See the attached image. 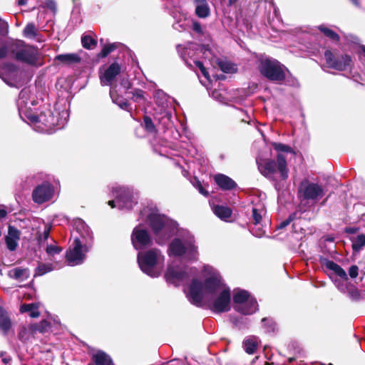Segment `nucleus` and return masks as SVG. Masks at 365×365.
I'll return each instance as SVG.
<instances>
[{"mask_svg":"<svg viewBox=\"0 0 365 365\" xmlns=\"http://www.w3.org/2000/svg\"><path fill=\"white\" fill-rule=\"evenodd\" d=\"M233 303V309L243 315L252 314L257 310V300L250 298V293L245 289L240 290L234 294Z\"/></svg>","mask_w":365,"mask_h":365,"instance_id":"5","label":"nucleus"},{"mask_svg":"<svg viewBox=\"0 0 365 365\" xmlns=\"http://www.w3.org/2000/svg\"><path fill=\"white\" fill-rule=\"evenodd\" d=\"M194 63H195V65L200 70L202 76L205 78L209 79L210 74H209L208 71H207L206 68L205 67L203 63L200 61H195Z\"/></svg>","mask_w":365,"mask_h":365,"instance_id":"50","label":"nucleus"},{"mask_svg":"<svg viewBox=\"0 0 365 365\" xmlns=\"http://www.w3.org/2000/svg\"><path fill=\"white\" fill-rule=\"evenodd\" d=\"M88 365H115L111 356L106 351L98 349L91 356V361Z\"/></svg>","mask_w":365,"mask_h":365,"instance_id":"16","label":"nucleus"},{"mask_svg":"<svg viewBox=\"0 0 365 365\" xmlns=\"http://www.w3.org/2000/svg\"><path fill=\"white\" fill-rule=\"evenodd\" d=\"M53 190L49 183H43L34 188L32 192L33 200L38 204L48 201L53 196Z\"/></svg>","mask_w":365,"mask_h":365,"instance_id":"12","label":"nucleus"},{"mask_svg":"<svg viewBox=\"0 0 365 365\" xmlns=\"http://www.w3.org/2000/svg\"><path fill=\"white\" fill-rule=\"evenodd\" d=\"M81 43L86 49H93L97 46V40L90 35H83L81 37Z\"/></svg>","mask_w":365,"mask_h":365,"instance_id":"33","label":"nucleus"},{"mask_svg":"<svg viewBox=\"0 0 365 365\" xmlns=\"http://www.w3.org/2000/svg\"><path fill=\"white\" fill-rule=\"evenodd\" d=\"M214 213L221 220L227 221L232 214V210L227 206L216 205L214 207Z\"/></svg>","mask_w":365,"mask_h":365,"instance_id":"28","label":"nucleus"},{"mask_svg":"<svg viewBox=\"0 0 365 365\" xmlns=\"http://www.w3.org/2000/svg\"><path fill=\"white\" fill-rule=\"evenodd\" d=\"M11 57L30 66H36L38 61V51L34 46L25 44L23 41H12Z\"/></svg>","mask_w":365,"mask_h":365,"instance_id":"2","label":"nucleus"},{"mask_svg":"<svg viewBox=\"0 0 365 365\" xmlns=\"http://www.w3.org/2000/svg\"><path fill=\"white\" fill-rule=\"evenodd\" d=\"M8 31V24L6 21H2L0 19V34L4 35L7 33Z\"/></svg>","mask_w":365,"mask_h":365,"instance_id":"57","label":"nucleus"},{"mask_svg":"<svg viewBox=\"0 0 365 365\" xmlns=\"http://www.w3.org/2000/svg\"><path fill=\"white\" fill-rule=\"evenodd\" d=\"M115 192L116 193V202L119 203V208H122L123 207H132V195L128 190L119 187L115 190Z\"/></svg>","mask_w":365,"mask_h":365,"instance_id":"20","label":"nucleus"},{"mask_svg":"<svg viewBox=\"0 0 365 365\" xmlns=\"http://www.w3.org/2000/svg\"><path fill=\"white\" fill-rule=\"evenodd\" d=\"M51 324L46 319H43L38 323H34L29 326V331L31 335L36 334L37 332L44 334L51 328Z\"/></svg>","mask_w":365,"mask_h":365,"instance_id":"26","label":"nucleus"},{"mask_svg":"<svg viewBox=\"0 0 365 365\" xmlns=\"http://www.w3.org/2000/svg\"><path fill=\"white\" fill-rule=\"evenodd\" d=\"M40 123L44 125L46 130H51L58 125V117L53 115L51 109H46L39 113Z\"/></svg>","mask_w":365,"mask_h":365,"instance_id":"19","label":"nucleus"},{"mask_svg":"<svg viewBox=\"0 0 365 365\" xmlns=\"http://www.w3.org/2000/svg\"><path fill=\"white\" fill-rule=\"evenodd\" d=\"M203 284L197 278L192 279L189 287V300L193 305L201 307L203 299Z\"/></svg>","mask_w":365,"mask_h":365,"instance_id":"11","label":"nucleus"},{"mask_svg":"<svg viewBox=\"0 0 365 365\" xmlns=\"http://www.w3.org/2000/svg\"><path fill=\"white\" fill-rule=\"evenodd\" d=\"M188 274L187 272L168 267L165 272L164 277L168 283L178 286V283L182 282Z\"/></svg>","mask_w":365,"mask_h":365,"instance_id":"13","label":"nucleus"},{"mask_svg":"<svg viewBox=\"0 0 365 365\" xmlns=\"http://www.w3.org/2000/svg\"><path fill=\"white\" fill-rule=\"evenodd\" d=\"M129 94H131L130 98L135 103H142L146 101L145 97V92L140 88H134L130 91Z\"/></svg>","mask_w":365,"mask_h":365,"instance_id":"35","label":"nucleus"},{"mask_svg":"<svg viewBox=\"0 0 365 365\" xmlns=\"http://www.w3.org/2000/svg\"><path fill=\"white\" fill-rule=\"evenodd\" d=\"M213 179L215 184L222 190H232L235 189L237 186L235 180L225 174H216L214 175Z\"/></svg>","mask_w":365,"mask_h":365,"instance_id":"18","label":"nucleus"},{"mask_svg":"<svg viewBox=\"0 0 365 365\" xmlns=\"http://www.w3.org/2000/svg\"><path fill=\"white\" fill-rule=\"evenodd\" d=\"M195 14L199 18H206L210 15V8L207 4L197 5L195 8Z\"/></svg>","mask_w":365,"mask_h":365,"instance_id":"40","label":"nucleus"},{"mask_svg":"<svg viewBox=\"0 0 365 365\" xmlns=\"http://www.w3.org/2000/svg\"><path fill=\"white\" fill-rule=\"evenodd\" d=\"M327 67L338 71H344L351 66L352 58L347 53H340L336 49H327L324 53Z\"/></svg>","mask_w":365,"mask_h":365,"instance_id":"4","label":"nucleus"},{"mask_svg":"<svg viewBox=\"0 0 365 365\" xmlns=\"http://www.w3.org/2000/svg\"><path fill=\"white\" fill-rule=\"evenodd\" d=\"M23 34L27 38H36L38 36V32L35 24L34 23L28 24L24 29Z\"/></svg>","mask_w":365,"mask_h":365,"instance_id":"38","label":"nucleus"},{"mask_svg":"<svg viewBox=\"0 0 365 365\" xmlns=\"http://www.w3.org/2000/svg\"><path fill=\"white\" fill-rule=\"evenodd\" d=\"M12 41H0V60H2L11 54Z\"/></svg>","mask_w":365,"mask_h":365,"instance_id":"34","label":"nucleus"},{"mask_svg":"<svg viewBox=\"0 0 365 365\" xmlns=\"http://www.w3.org/2000/svg\"><path fill=\"white\" fill-rule=\"evenodd\" d=\"M297 218V212L291 213L288 218L281 222L277 226L278 229H284Z\"/></svg>","mask_w":365,"mask_h":365,"instance_id":"48","label":"nucleus"},{"mask_svg":"<svg viewBox=\"0 0 365 365\" xmlns=\"http://www.w3.org/2000/svg\"><path fill=\"white\" fill-rule=\"evenodd\" d=\"M30 331L25 326H21L19 328V331L18 333V338L21 341H26L29 339Z\"/></svg>","mask_w":365,"mask_h":365,"instance_id":"46","label":"nucleus"},{"mask_svg":"<svg viewBox=\"0 0 365 365\" xmlns=\"http://www.w3.org/2000/svg\"><path fill=\"white\" fill-rule=\"evenodd\" d=\"M121 86L125 89V93H128L132 88L133 83L128 79H123L120 82Z\"/></svg>","mask_w":365,"mask_h":365,"instance_id":"55","label":"nucleus"},{"mask_svg":"<svg viewBox=\"0 0 365 365\" xmlns=\"http://www.w3.org/2000/svg\"><path fill=\"white\" fill-rule=\"evenodd\" d=\"M158 252L159 250L153 248L138 254L137 259L140 269L152 277H157L160 274V272L155 268L158 263Z\"/></svg>","mask_w":365,"mask_h":365,"instance_id":"6","label":"nucleus"},{"mask_svg":"<svg viewBox=\"0 0 365 365\" xmlns=\"http://www.w3.org/2000/svg\"><path fill=\"white\" fill-rule=\"evenodd\" d=\"M221 279L217 276H210L205 279L204 287L209 293H215L220 287Z\"/></svg>","mask_w":365,"mask_h":365,"instance_id":"25","label":"nucleus"},{"mask_svg":"<svg viewBox=\"0 0 365 365\" xmlns=\"http://www.w3.org/2000/svg\"><path fill=\"white\" fill-rule=\"evenodd\" d=\"M131 242L133 247L138 250L153 245V239L145 229L135 227L131 234Z\"/></svg>","mask_w":365,"mask_h":365,"instance_id":"8","label":"nucleus"},{"mask_svg":"<svg viewBox=\"0 0 365 365\" xmlns=\"http://www.w3.org/2000/svg\"><path fill=\"white\" fill-rule=\"evenodd\" d=\"M352 242L351 247L354 252H359L365 246V235L360 234L356 238L351 240Z\"/></svg>","mask_w":365,"mask_h":365,"instance_id":"32","label":"nucleus"},{"mask_svg":"<svg viewBox=\"0 0 365 365\" xmlns=\"http://www.w3.org/2000/svg\"><path fill=\"white\" fill-rule=\"evenodd\" d=\"M317 29L327 38L334 42H339L340 36L334 30L325 26L324 25H320Z\"/></svg>","mask_w":365,"mask_h":365,"instance_id":"30","label":"nucleus"},{"mask_svg":"<svg viewBox=\"0 0 365 365\" xmlns=\"http://www.w3.org/2000/svg\"><path fill=\"white\" fill-rule=\"evenodd\" d=\"M52 270L51 264L41 263L35 269L34 277L42 276Z\"/></svg>","mask_w":365,"mask_h":365,"instance_id":"42","label":"nucleus"},{"mask_svg":"<svg viewBox=\"0 0 365 365\" xmlns=\"http://www.w3.org/2000/svg\"><path fill=\"white\" fill-rule=\"evenodd\" d=\"M264 327L267 328L269 332H274L276 328V323L272 318L264 317L262 319Z\"/></svg>","mask_w":365,"mask_h":365,"instance_id":"43","label":"nucleus"},{"mask_svg":"<svg viewBox=\"0 0 365 365\" xmlns=\"http://www.w3.org/2000/svg\"><path fill=\"white\" fill-rule=\"evenodd\" d=\"M186 247L180 238H174L168 245L169 256L182 257L186 254Z\"/></svg>","mask_w":365,"mask_h":365,"instance_id":"21","label":"nucleus"},{"mask_svg":"<svg viewBox=\"0 0 365 365\" xmlns=\"http://www.w3.org/2000/svg\"><path fill=\"white\" fill-rule=\"evenodd\" d=\"M231 294L229 288L223 289L214 300L210 309L215 313L227 312L230 310Z\"/></svg>","mask_w":365,"mask_h":365,"instance_id":"10","label":"nucleus"},{"mask_svg":"<svg viewBox=\"0 0 365 365\" xmlns=\"http://www.w3.org/2000/svg\"><path fill=\"white\" fill-rule=\"evenodd\" d=\"M195 3L198 4L197 5H204L207 4L206 0H194Z\"/></svg>","mask_w":365,"mask_h":365,"instance_id":"63","label":"nucleus"},{"mask_svg":"<svg viewBox=\"0 0 365 365\" xmlns=\"http://www.w3.org/2000/svg\"><path fill=\"white\" fill-rule=\"evenodd\" d=\"M73 248L66 252V260L73 265L78 264L83 262L85 255L83 252H86L88 248L86 246H83L81 240L76 237L73 241Z\"/></svg>","mask_w":365,"mask_h":365,"instance_id":"9","label":"nucleus"},{"mask_svg":"<svg viewBox=\"0 0 365 365\" xmlns=\"http://www.w3.org/2000/svg\"><path fill=\"white\" fill-rule=\"evenodd\" d=\"M324 195L322 185L311 182L307 179L303 180L298 187V196L304 200L317 201Z\"/></svg>","mask_w":365,"mask_h":365,"instance_id":"7","label":"nucleus"},{"mask_svg":"<svg viewBox=\"0 0 365 365\" xmlns=\"http://www.w3.org/2000/svg\"><path fill=\"white\" fill-rule=\"evenodd\" d=\"M11 328V320L8 312L0 306V330L4 335H8Z\"/></svg>","mask_w":365,"mask_h":365,"instance_id":"24","label":"nucleus"},{"mask_svg":"<svg viewBox=\"0 0 365 365\" xmlns=\"http://www.w3.org/2000/svg\"><path fill=\"white\" fill-rule=\"evenodd\" d=\"M243 346L245 351L249 354H253L257 349V342L251 339L244 341Z\"/></svg>","mask_w":365,"mask_h":365,"instance_id":"39","label":"nucleus"},{"mask_svg":"<svg viewBox=\"0 0 365 365\" xmlns=\"http://www.w3.org/2000/svg\"><path fill=\"white\" fill-rule=\"evenodd\" d=\"M262 212H263V209H258L257 207H253L252 212V220L255 225H258L261 222L262 220Z\"/></svg>","mask_w":365,"mask_h":365,"instance_id":"44","label":"nucleus"},{"mask_svg":"<svg viewBox=\"0 0 365 365\" xmlns=\"http://www.w3.org/2000/svg\"><path fill=\"white\" fill-rule=\"evenodd\" d=\"M257 68L262 76L279 84H282L286 80V71H288L284 64L271 57L260 58L258 60Z\"/></svg>","mask_w":365,"mask_h":365,"instance_id":"1","label":"nucleus"},{"mask_svg":"<svg viewBox=\"0 0 365 365\" xmlns=\"http://www.w3.org/2000/svg\"><path fill=\"white\" fill-rule=\"evenodd\" d=\"M359 227H346L344 228V232L346 234H355L358 232Z\"/></svg>","mask_w":365,"mask_h":365,"instance_id":"58","label":"nucleus"},{"mask_svg":"<svg viewBox=\"0 0 365 365\" xmlns=\"http://www.w3.org/2000/svg\"><path fill=\"white\" fill-rule=\"evenodd\" d=\"M277 169L282 180H285L288 178L289 169L287 168V160L284 155L281 153L277 155V161L266 159L263 163L259 165L261 174L267 178H271Z\"/></svg>","mask_w":365,"mask_h":365,"instance_id":"3","label":"nucleus"},{"mask_svg":"<svg viewBox=\"0 0 365 365\" xmlns=\"http://www.w3.org/2000/svg\"><path fill=\"white\" fill-rule=\"evenodd\" d=\"M51 226L49 225H46L45 226V229H44V231H43V238L44 240H46L48 237H49V235H50V232H51Z\"/></svg>","mask_w":365,"mask_h":365,"instance_id":"59","label":"nucleus"},{"mask_svg":"<svg viewBox=\"0 0 365 365\" xmlns=\"http://www.w3.org/2000/svg\"><path fill=\"white\" fill-rule=\"evenodd\" d=\"M194 185L198 190V191L200 194H202L205 197H208V195H209L208 191L203 187L201 182L200 180H197L196 183Z\"/></svg>","mask_w":365,"mask_h":365,"instance_id":"52","label":"nucleus"},{"mask_svg":"<svg viewBox=\"0 0 365 365\" xmlns=\"http://www.w3.org/2000/svg\"><path fill=\"white\" fill-rule=\"evenodd\" d=\"M18 241L19 240L11 238L10 237H5V242L6 245V247L9 251H14L16 250L18 247Z\"/></svg>","mask_w":365,"mask_h":365,"instance_id":"45","label":"nucleus"},{"mask_svg":"<svg viewBox=\"0 0 365 365\" xmlns=\"http://www.w3.org/2000/svg\"><path fill=\"white\" fill-rule=\"evenodd\" d=\"M38 309V304L37 303L23 304L20 307V312L26 313L30 312L29 316L31 318H37L40 316Z\"/></svg>","mask_w":365,"mask_h":365,"instance_id":"27","label":"nucleus"},{"mask_svg":"<svg viewBox=\"0 0 365 365\" xmlns=\"http://www.w3.org/2000/svg\"><path fill=\"white\" fill-rule=\"evenodd\" d=\"M143 128L149 133L155 134L158 132L153 120L147 115L143 116Z\"/></svg>","mask_w":365,"mask_h":365,"instance_id":"36","label":"nucleus"},{"mask_svg":"<svg viewBox=\"0 0 365 365\" xmlns=\"http://www.w3.org/2000/svg\"><path fill=\"white\" fill-rule=\"evenodd\" d=\"M5 353H1L0 356L2 359V362L5 364H8L11 361V357H4Z\"/></svg>","mask_w":365,"mask_h":365,"instance_id":"61","label":"nucleus"},{"mask_svg":"<svg viewBox=\"0 0 365 365\" xmlns=\"http://www.w3.org/2000/svg\"><path fill=\"white\" fill-rule=\"evenodd\" d=\"M46 251L48 255H54L56 254H59L62 251V248L58 246L48 245L47 246Z\"/></svg>","mask_w":365,"mask_h":365,"instance_id":"51","label":"nucleus"},{"mask_svg":"<svg viewBox=\"0 0 365 365\" xmlns=\"http://www.w3.org/2000/svg\"><path fill=\"white\" fill-rule=\"evenodd\" d=\"M120 66L117 62L111 63L101 76V82L105 85H111L115 77L120 73Z\"/></svg>","mask_w":365,"mask_h":365,"instance_id":"17","label":"nucleus"},{"mask_svg":"<svg viewBox=\"0 0 365 365\" xmlns=\"http://www.w3.org/2000/svg\"><path fill=\"white\" fill-rule=\"evenodd\" d=\"M272 146L277 152L294 153V151L289 145L282 143L273 142L272 143Z\"/></svg>","mask_w":365,"mask_h":365,"instance_id":"41","label":"nucleus"},{"mask_svg":"<svg viewBox=\"0 0 365 365\" xmlns=\"http://www.w3.org/2000/svg\"><path fill=\"white\" fill-rule=\"evenodd\" d=\"M186 253L187 254L188 257L190 259H197L198 252H197V247L194 245H190L187 247H186Z\"/></svg>","mask_w":365,"mask_h":365,"instance_id":"47","label":"nucleus"},{"mask_svg":"<svg viewBox=\"0 0 365 365\" xmlns=\"http://www.w3.org/2000/svg\"><path fill=\"white\" fill-rule=\"evenodd\" d=\"M110 96L112 101L118 105L121 109L132 113V108L128 100L123 96L119 95L115 91H110Z\"/></svg>","mask_w":365,"mask_h":365,"instance_id":"23","label":"nucleus"},{"mask_svg":"<svg viewBox=\"0 0 365 365\" xmlns=\"http://www.w3.org/2000/svg\"><path fill=\"white\" fill-rule=\"evenodd\" d=\"M11 272H13V275L10 276L16 280L27 279L30 275L28 268L16 267L9 272V273Z\"/></svg>","mask_w":365,"mask_h":365,"instance_id":"29","label":"nucleus"},{"mask_svg":"<svg viewBox=\"0 0 365 365\" xmlns=\"http://www.w3.org/2000/svg\"><path fill=\"white\" fill-rule=\"evenodd\" d=\"M45 7L50 9L54 14L57 11L56 3L54 0H46L45 1Z\"/></svg>","mask_w":365,"mask_h":365,"instance_id":"53","label":"nucleus"},{"mask_svg":"<svg viewBox=\"0 0 365 365\" xmlns=\"http://www.w3.org/2000/svg\"><path fill=\"white\" fill-rule=\"evenodd\" d=\"M359 274V267L358 266L354 264L351 265L349 269V275L351 278L355 279L357 277Z\"/></svg>","mask_w":365,"mask_h":365,"instance_id":"54","label":"nucleus"},{"mask_svg":"<svg viewBox=\"0 0 365 365\" xmlns=\"http://www.w3.org/2000/svg\"><path fill=\"white\" fill-rule=\"evenodd\" d=\"M7 211L5 209L0 210V220L5 218L7 216Z\"/></svg>","mask_w":365,"mask_h":365,"instance_id":"62","label":"nucleus"},{"mask_svg":"<svg viewBox=\"0 0 365 365\" xmlns=\"http://www.w3.org/2000/svg\"><path fill=\"white\" fill-rule=\"evenodd\" d=\"M108 205L109 206H110V207H111V208H114V207H115V200H109V201L108 202Z\"/></svg>","mask_w":365,"mask_h":365,"instance_id":"64","label":"nucleus"},{"mask_svg":"<svg viewBox=\"0 0 365 365\" xmlns=\"http://www.w3.org/2000/svg\"><path fill=\"white\" fill-rule=\"evenodd\" d=\"M54 61L70 66L79 63L81 61V58L76 53H65L56 56Z\"/></svg>","mask_w":365,"mask_h":365,"instance_id":"22","label":"nucleus"},{"mask_svg":"<svg viewBox=\"0 0 365 365\" xmlns=\"http://www.w3.org/2000/svg\"><path fill=\"white\" fill-rule=\"evenodd\" d=\"M217 64L223 73H235L237 71L235 65L230 61L218 60Z\"/></svg>","mask_w":365,"mask_h":365,"instance_id":"31","label":"nucleus"},{"mask_svg":"<svg viewBox=\"0 0 365 365\" xmlns=\"http://www.w3.org/2000/svg\"><path fill=\"white\" fill-rule=\"evenodd\" d=\"M319 263L322 267H326L327 269L334 272V273L344 280H348V276L345 270L334 262L321 256L319 257Z\"/></svg>","mask_w":365,"mask_h":365,"instance_id":"15","label":"nucleus"},{"mask_svg":"<svg viewBox=\"0 0 365 365\" xmlns=\"http://www.w3.org/2000/svg\"><path fill=\"white\" fill-rule=\"evenodd\" d=\"M148 221L154 235H158L166 226L165 216L156 213H150Z\"/></svg>","mask_w":365,"mask_h":365,"instance_id":"14","label":"nucleus"},{"mask_svg":"<svg viewBox=\"0 0 365 365\" xmlns=\"http://www.w3.org/2000/svg\"><path fill=\"white\" fill-rule=\"evenodd\" d=\"M192 30L198 34H203V31H202L201 24L198 21L193 22Z\"/></svg>","mask_w":365,"mask_h":365,"instance_id":"56","label":"nucleus"},{"mask_svg":"<svg viewBox=\"0 0 365 365\" xmlns=\"http://www.w3.org/2000/svg\"><path fill=\"white\" fill-rule=\"evenodd\" d=\"M118 48L115 43H108L103 46L101 51L97 54L98 58H103L107 57L111 52Z\"/></svg>","mask_w":365,"mask_h":365,"instance_id":"37","label":"nucleus"},{"mask_svg":"<svg viewBox=\"0 0 365 365\" xmlns=\"http://www.w3.org/2000/svg\"><path fill=\"white\" fill-rule=\"evenodd\" d=\"M27 118H28V119L30 120V121L31 123H40L39 114L38 115L31 114V115H28Z\"/></svg>","mask_w":365,"mask_h":365,"instance_id":"60","label":"nucleus"},{"mask_svg":"<svg viewBox=\"0 0 365 365\" xmlns=\"http://www.w3.org/2000/svg\"><path fill=\"white\" fill-rule=\"evenodd\" d=\"M21 232L15 227L12 225H9L8 227V235L7 237H10L11 238H14L16 240H20Z\"/></svg>","mask_w":365,"mask_h":365,"instance_id":"49","label":"nucleus"}]
</instances>
